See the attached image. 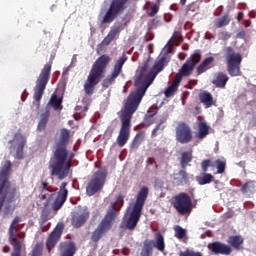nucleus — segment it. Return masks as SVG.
<instances>
[{"instance_id": "obj_49", "label": "nucleus", "mask_w": 256, "mask_h": 256, "mask_svg": "<svg viewBox=\"0 0 256 256\" xmlns=\"http://www.w3.org/2000/svg\"><path fill=\"white\" fill-rule=\"evenodd\" d=\"M21 251H22V250H14V249H13V251H12V253H11V256H21Z\"/></svg>"}, {"instance_id": "obj_52", "label": "nucleus", "mask_w": 256, "mask_h": 256, "mask_svg": "<svg viewBox=\"0 0 256 256\" xmlns=\"http://www.w3.org/2000/svg\"><path fill=\"white\" fill-rule=\"evenodd\" d=\"M147 163L153 165V163H155V158H148Z\"/></svg>"}, {"instance_id": "obj_53", "label": "nucleus", "mask_w": 256, "mask_h": 256, "mask_svg": "<svg viewBox=\"0 0 256 256\" xmlns=\"http://www.w3.org/2000/svg\"><path fill=\"white\" fill-rule=\"evenodd\" d=\"M172 39L173 41H177L179 39V35H177V32H174Z\"/></svg>"}, {"instance_id": "obj_22", "label": "nucleus", "mask_w": 256, "mask_h": 256, "mask_svg": "<svg viewBox=\"0 0 256 256\" xmlns=\"http://www.w3.org/2000/svg\"><path fill=\"white\" fill-rule=\"evenodd\" d=\"M39 199L41 201H45L47 200V203H49V201H51V199H53L54 195H55V191L53 190V187H51L49 185V182L45 181L42 182V185L39 187Z\"/></svg>"}, {"instance_id": "obj_18", "label": "nucleus", "mask_w": 256, "mask_h": 256, "mask_svg": "<svg viewBox=\"0 0 256 256\" xmlns=\"http://www.w3.org/2000/svg\"><path fill=\"white\" fill-rule=\"evenodd\" d=\"M89 217V210L87 208H80L72 215L71 225L74 226L75 229H79L80 227H83L85 223H87Z\"/></svg>"}, {"instance_id": "obj_19", "label": "nucleus", "mask_w": 256, "mask_h": 256, "mask_svg": "<svg viewBox=\"0 0 256 256\" xmlns=\"http://www.w3.org/2000/svg\"><path fill=\"white\" fill-rule=\"evenodd\" d=\"M69 195V191L67 190V182H63L60 186V190L58 192V195L52 204V209L54 211H59L63 205H65V202L67 201V196Z\"/></svg>"}, {"instance_id": "obj_16", "label": "nucleus", "mask_w": 256, "mask_h": 256, "mask_svg": "<svg viewBox=\"0 0 256 256\" xmlns=\"http://www.w3.org/2000/svg\"><path fill=\"white\" fill-rule=\"evenodd\" d=\"M11 167V162L6 160L0 171V212L5 204V195H3V189L9 185V172L11 171Z\"/></svg>"}, {"instance_id": "obj_50", "label": "nucleus", "mask_w": 256, "mask_h": 256, "mask_svg": "<svg viewBox=\"0 0 256 256\" xmlns=\"http://www.w3.org/2000/svg\"><path fill=\"white\" fill-rule=\"evenodd\" d=\"M243 17H244L243 12H239L238 15H237L238 21H243Z\"/></svg>"}, {"instance_id": "obj_39", "label": "nucleus", "mask_w": 256, "mask_h": 256, "mask_svg": "<svg viewBox=\"0 0 256 256\" xmlns=\"http://www.w3.org/2000/svg\"><path fill=\"white\" fill-rule=\"evenodd\" d=\"M255 185V180H249L240 188V191L241 193H248V191L255 189Z\"/></svg>"}, {"instance_id": "obj_15", "label": "nucleus", "mask_w": 256, "mask_h": 256, "mask_svg": "<svg viewBox=\"0 0 256 256\" xmlns=\"http://www.w3.org/2000/svg\"><path fill=\"white\" fill-rule=\"evenodd\" d=\"M176 141L181 145H187L193 141V130L191 126L185 122H179L176 126Z\"/></svg>"}, {"instance_id": "obj_41", "label": "nucleus", "mask_w": 256, "mask_h": 256, "mask_svg": "<svg viewBox=\"0 0 256 256\" xmlns=\"http://www.w3.org/2000/svg\"><path fill=\"white\" fill-rule=\"evenodd\" d=\"M43 253V244L38 243L35 245L31 252V256H41Z\"/></svg>"}, {"instance_id": "obj_21", "label": "nucleus", "mask_w": 256, "mask_h": 256, "mask_svg": "<svg viewBox=\"0 0 256 256\" xmlns=\"http://www.w3.org/2000/svg\"><path fill=\"white\" fill-rule=\"evenodd\" d=\"M59 251L60 256H75V253H77V244L71 240L61 242L59 244Z\"/></svg>"}, {"instance_id": "obj_4", "label": "nucleus", "mask_w": 256, "mask_h": 256, "mask_svg": "<svg viewBox=\"0 0 256 256\" xmlns=\"http://www.w3.org/2000/svg\"><path fill=\"white\" fill-rule=\"evenodd\" d=\"M123 203H125L123 195H118L116 201L111 203L106 215L92 233L91 239L94 243H98L101 238L107 235V232L110 231L111 227H113V221L117 219V215H119Z\"/></svg>"}, {"instance_id": "obj_20", "label": "nucleus", "mask_w": 256, "mask_h": 256, "mask_svg": "<svg viewBox=\"0 0 256 256\" xmlns=\"http://www.w3.org/2000/svg\"><path fill=\"white\" fill-rule=\"evenodd\" d=\"M2 195H4V201L7 199L8 203H15L16 199L21 198V193L17 186H9V184L3 189Z\"/></svg>"}, {"instance_id": "obj_34", "label": "nucleus", "mask_w": 256, "mask_h": 256, "mask_svg": "<svg viewBox=\"0 0 256 256\" xmlns=\"http://www.w3.org/2000/svg\"><path fill=\"white\" fill-rule=\"evenodd\" d=\"M62 103L63 98H58L57 94H53L49 101V105H51L55 111L63 109Z\"/></svg>"}, {"instance_id": "obj_31", "label": "nucleus", "mask_w": 256, "mask_h": 256, "mask_svg": "<svg viewBox=\"0 0 256 256\" xmlns=\"http://www.w3.org/2000/svg\"><path fill=\"white\" fill-rule=\"evenodd\" d=\"M213 179H215V177L207 172H203L196 177L198 185H209V183H212Z\"/></svg>"}, {"instance_id": "obj_14", "label": "nucleus", "mask_w": 256, "mask_h": 256, "mask_svg": "<svg viewBox=\"0 0 256 256\" xmlns=\"http://www.w3.org/2000/svg\"><path fill=\"white\" fill-rule=\"evenodd\" d=\"M127 59H129V57H127V54L124 53L120 58L115 61L110 75H108L102 81L103 89H109V87H111V85L115 83V79H117V77H119V75H121V73L123 72V65L127 63Z\"/></svg>"}, {"instance_id": "obj_33", "label": "nucleus", "mask_w": 256, "mask_h": 256, "mask_svg": "<svg viewBox=\"0 0 256 256\" xmlns=\"http://www.w3.org/2000/svg\"><path fill=\"white\" fill-rule=\"evenodd\" d=\"M47 123H49V111H46L40 115L37 130L40 132L45 131V129H47Z\"/></svg>"}, {"instance_id": "obj_42", "label": "nucleus", "mask_w": 256, "mask_h": 256, "mask_svg": "<svg viewBox=\"0 0 256 256\" xmlns=\"http://www.w3.org/2000/svg\"><path fill=\"white\" fill-rule=\"evenodd\" d=\"M209 167H213V162L210 159H206L201 162V168L204 173L209 171Z\"/></svg>"}, {"instance_id": "obj_11", "label": "nucleus", "mask_w": 256, "mask_h": 256, "mask_svg": "<svg viewBox=\"0 0 256 256\" xmlns=\"http://www.w3.org/2000/svg\"><path fill=\"white\" fill-rule=\"evenodd\" d=\"M172 205L179 215H189L193 211V201L191 196L185 192H181L174 196Z\"/></svg>"}, {"instance_id": "obj_54", "label": "nucleus", "mask_w": 256, "mask_h": 256, "mask_svg": "<svg viewBox=\"0 0 256 256\" xmlns=\"http://www.w3.org/2000/svg\"><path fill=\"white\" fill-rule=\"evenodd\" d=\"M170 9H172V11H177V10H178L177 4H172V5L170 6Z\"/></svg>"}, {"instance_id": "obj_9", "label": "nucleus", "mask_w": 256, "mask_h": 256, "mask_svg": "<svg viewBox=\"0 0 256 256\" xmlns=\"http://www.w3.org/2000/svg\"><path fill=\"white\" fill-rule=\"evenodd\" d=\"M106 179L107 168L102 167L93 174L92 179L88 182L86 186V195H88V197H93L95 193L101 191L103 189V185H105Z\"/></svg>"}, {"instance_id": "obj_45", "label": "nucleus", "mask_w": 256, "mask_h": 256, "mask_svg": "<svg viewBox=\"0 0 256 256\" xmlns=\"http://www.w3.org/2000/svg\"><path fill=\"white\" fill-rule=\"evenodd\" d=\"M164 121L160 122L156 127L152 130V137H157L158 131H163L165 129V126H163Z\"/></svg>"}, {"instance_id": "obj_47", "label": "nucleus", "mask_w": 256, "mask_h": 256, "mask_svg": "<svg viewBox=\"0 0 256 256\" xmlns=\"http://www.w3.org/2000/svg\"><path fill=\"white\" fill-rule=\"evenodd\" d=\"M187 11L195 13V11H199V5L196 2H192L187 6Z\"/></svg>"}, {"instance_id": "obj_27", "label": "nucleus", "mask_w": 256, "mask_h": 256, "mask_svg": "<svg viewBox=\"0 0 256 256\" xmlns=\"http://www.w3.org/2000/svg\"><path fill=\"white\" fill-rule=\"evenodd\" d=\"M215 61V57L210 56L205 58L201 64H199L196 68L197 75H203L206 71H209L211 69V65H213V62Z\"/></svg>"}, {"instance_id": "obj_25", "label": "nucleus", "mask_w": 256, "mask_h": 256, "mask_svg": "<svg viewBox=\"0 0 256 256\" xmlns=\"http://www.w3.org/2000/svg\"><path fill=\"white\" fill-rule=\"evenodd\" d=\"M121 33V25H114L111 30L109 31V33L107 34V36L102 40L101 45H104L105 47H107V45H111V42L113 41V39H115V37H117V35H119Z\"/></svg>"}, {"instance_id": "obj_23", "label": "nucleus", "mask_w": 256, "mask_h": 256, "mask_svg": "<svg viewBox=\"0 0 256 256\" xmlns=\"http://www.w3.org/2000/svg\"><path fill=\"white\" fill-rule=\"evenodd\" d=\"M208 249L215 253V255H231V246L221 242H213L209 244Z\"/></svg>"}, {"instance_id": "obj_48", "label": "nucleus", "mask_w": 256, "mask_h": 256, "mask_svg": "<svg viewBox=\"0 0 256 256\" xmlns=\"http://www.w3.org/2000/svg\"><path fill=\"white\" fill-rule=\"evenodd\" d=\"M13 211H15V206L8 205L5 208V213L13 215Z\"/></svg>"}, {"instance_id": "obj_46", "label": "nucleus", "mask_w": 256, "mask_h": 256, "mask_svg": "<svg viewBox=\"0 0 256 256\" xmlns=\"http://www.w3.org/2000/svg\"><path fill=\"white\" fill-rule=\"evenodd\" d=\"M159 13V6L157 4H153L150 7V12L148 13L149 17H155V14Z\"/></svg>"}, {"instance_id": "obj_43", "label": "nucleus", "mask_w": 256, "mask_h": 256, "mask_svg": "<svg viewBox=\"0 0 256 256\" xmlns=\"http://www.w3.org/2000/svg\"><path fill=\"white\" fill-rule=\"evenodd\" d=\"M49 215H51V210L49 208L44 207L41 214V219L43 223H46V221H49Z\"/></svg>"}, {"instance_id": "obj_56", "label": "nucleus", "mask_w": 256, "mask_h": 256, "mask_svg": "<svg viewBox=\"0 0 256 256\" xmlns=\"http://www.w3.org/2000/svg\"><path fill=\"white\" fill-rule=\"evenodd\" d=\"M45 194H46V195H51V192L45 191Z\"/></svg>"}, {"instance_id": "obj_17", "label": "nucleus", "mask_w": 256, "mask_h": 256, "mask_svg": "<svg viewBox=\"0 0 256 256\" xmlns=\"http://www.w3.org/2000/svg\"><path fill=\"white\" fill-rule=\"evenodd\" d=\"M64 229L65 225H63V223H58L53 231L48 235L46 240V249H48V251L55 249L59 241H61V235H63Z\"/></svg>"}, {"instance_id": "obj_1", "label": "nucleus", "mask_w": 256, "mask_h": 256, "mask_svg": "<svg viewBox=\"0 0 256 256\" xmlns=\"http://www.w3.org/2000/svg\"><path fill=\"white\" fill-rule=\"evenodd\" d=\"M166 65L167 58L162 56L154 64V71H156V73L149 71V63H145L140 69L134 80L136 89L127 97L124 111L120 117L121 128L116 139L118 146L125 147V145H127V141H129V137H131V119L133 118V113H135L139 108V105H141V101H143V97H145V93H147L149 86L155 81L157 73H161V70L165 69Z\"/></svg>"}, {"instance_id": "obj_38", "label": "nucleus", "mask_w": 256, "mask_h": 256, "mask_svg": "<svg viewBox=\"0 0 256 256\" xmlns=\"http://www.w3.org/2000/svg\"><path fill=\"white\" fill-rule=\"evenodd\" d=\"M214 163L217 168V173H219L220 175H222V173H225V169L227 167V160H225V158L217 159Z\"/></svg>"}, {"instance_id": "obj_12", "label": "nucleus", "mask_w": 256, "mask_h": 256, "mask_svg": "<svg viewBox=\"0 0 256 256\" xmlns=\"http://www.w3.org/2000/svg\"><path fill=\"white\" fill-rule=\"evenodd\" d=\"M129 0H112L106 14L102 18V25L113 23L120 13H123Z\"/></svg>"}, {"instance_id": "obj_5", "label": "nucleus", "mask_w": 256, "mask_h": 256, "mask_svg": "<svg viewBox=\"0 0 256 256\" xmlns=\"http://www.w3.org/2000/svg\"><path fill=\"white\" fill-rule=\"evenodd\" d=\"M201 57V50H195L194 53L190 55L176 74L173 83L165 90V97H173L175 95V92L179 89V84L183 81V77H189V75L193 73L197 64L201 62Z\"/></svg>"}, {"instance_id": "obj_13", "label": "nucleus", "mask_w": 256, "mask_h": 256, "mask_svg": "<svg viewBox=\"0 0 256 256\" xmlns=\"http://www.w3.org/2000/svg\"><path fill=\"white\" fill-rule=\"evenodd\" d=\"M10 154L15 159H23L25 157V146L27 145V138H25L20 132L14 134L13 139L9 141Z\"/></svg>"}, {"instance_id": "obj_44", "label": "nucleus", "mask_w": 256, "mask_h": 256, "mask_svg": "<svg viewBox=\"0 0 256 256\" xmlns=\"http://www.w3.org/2000/svg\"><path fill=\"white\" fill-rule=\"evenodd\" d=\"M179 256H203V254L201 252H195L193 250L187 249L184 252H180Z\"/></svg>"}, {"instance_id": "obj_55", "label": "nucleus", "mask_w": 256, "mask_h": 256, "mask_svg": "<svg viewBox=\"0 0 256 256\" xmlns=\"http://www.w3.org/2000/svg\"><path fill=\"white\" fill-rule=\"evenodd\" d=\"M185 3H187V0H180L181 5H185Z\"/></svg>"}, {"instance_id": "obj_40", "label": "nucleus", "mask_w": 256, "mask_h": 256, "mask_svg": "<svg viewBox=\"0 0 256 256\" xmlns=\"http://www.w3.org/2000/svg\"><path fill=\"white\" fill-rule=\"evenodd\" d=\"M174 231H175V237L177 239H184L185 235H187V231L183 229V227L181 226H175Z\"/></svg>"}, {"instance_id": "obj_6", "label": "nucleus", "mask_w": 256, "mask_h": 256, "mask_svg": "<svg viewBox=\"0 0 256 256\" xmlns=\"http://www.w3.org/2000/svg\"><path fill=\"white\" fill-rule=\"evenodd\" d=\"M148 196L149 188L146 186L142 187L138 192L132 212L130 213V216L126 222V229H129V231H133V229L137 227L139 219H141V213L143 211V207H145V202L147 201Z\"/></svg>"}, {"instance_id": "obj_2", "label": "nucleus", "mask_w": 256, "mask_h": 256, "mask_svg": "<svg viewBox=\"0 0 256 256\" xmlns=\"http://www.w3.org/2000/svg\"><path fill=\"white\" fill-rule=\"evenodd\" d=\"M69 138V130L65 128L61 129L60 137L55 141L53 156L49 161L50 175H52V177H58L60 180L69 177L71 162L73 161V157H75L74 153L69 155V151L67 150Z\"/></svg>"}, {"instance_id": "obj_37", "label": "nucleus", "mask_w": 256, "mask_h": 256, "mask_svg": "<svg viewBox=\"0 0 256 256\" xmlns=\"http://www.w3.org/2000/svg\"><path fill=\"white\" fill-rule=\"evenodd\" d=\"M145 141V133L144 132H138L136 136L133 139V142L131 144L132 149H139V145H141Z\"/></svg>"}, {"instance_id": "obj_10", "label": "nucleus", "mask_w": 256, "mask_h": 256, "mask_svg": "<svg viewBox=\"0 0 256 256\" xmlns=\"http://www.w3.org/2000/svg\"><path fill=\"white\" fill-rule=\"evenodd\" d=\"M21 218L16 216L8 230L9 233V241L10 245H12L14 250H22L23 249V240L25 239V232H18L19 231V222Z\"/></svg>"}, {"instance_id": "obj_57", "label": "nucleus", "mask_w": 256, "mask_h": 256, "mask_svg": "<svg viewBox=\"0 0 256 256\" xmlns=\"http://www.w3.org/2000/svg\"><path fill=\"white\" fill-rule=\"evenodd\" d=\"M229 37H231V35H229V34H226V39H229Z\"/></svg>"}, {"instance_id": "obj_3", "label": "nucleus", "mask_w": 256, "mask_h": 256, "mask_svg": "<svg viewBox=\"0 0 256 256\" xmlns=\"http://www.w3.org/2000/svg\"><path fill=\"white\" fill-rule=\"evenodd\" d=\"M111 63V57L107 54L101 55L92 65V68L84 83V92L86 95H93L95 93V87L103 81L105 74L107 73V67Z\"/></svg>"}, {"instance_id": "obj_51", "label": "nucleus", "mask_w": 256, "mask_h": 256, "mask_svg": "<svg viewBox=\"0 0 256 256\" xmlns=\"http://www.w3.org/2000/svg\"><path fill=\"white\" fill-rule=\"evenodd\" d=\"M9 251H11V248L9 246L3 247V253H9Z\"/></svg>"}, {"instance_id": "obj_36", "label": "nucleus", "mask_w": 256, "mask_h": 256, "mask_svg": "<svg viewBox=\"0 0 256 256\" xmlns=\"http://www.w3.org/2000/svg\"><path fill=\"white\" fill-rule=\"evenodd\" d=\"M151 242L158 251H165V238L163 237V234L157 233L155 243H153V241Z\"/></svg>"}, {"instance_id": "obj_7", "label": "nucleus", "mask_w": 256, "mask_h": 256, "mask_svg": "<svg viewBox=\"0 0 256 256\" xmlns=\"http://www.w3.org/2000/svg\"><path fill=\"white\" fill-rule=\"evenodd\" d=\"M222 51L230 77H240L242 73L241 63L243 62V56H241V53L235 52V48L231 46L224 47Z\"/></svg>"}, {"instance_id": "obj_24", "label": "nucleus", "mask_w": 256, "mask_h": 256, "mask_svg": "<svg viewBox=\"0 0 256 256\" xmlns=\"http://www.w3.org/2000/svg\"><path fill=\"white\" fill-rule=\"evenodd\" d=\"M173 183L177 187L187 185L189 183V174L185 170H179L177 173L173 174Z\"/></svg>"}, {"instance_id": "obj_35", "label": "nucleus", "mask_w": 256, "mask_h": 256, "mask_svg": "<svg viewBox=\"0 0 256 256\" xmlns=\"http://www.w3.org/2000/svg\"><path fill=\"white\" fill-rule=\"evenodd\" d=\"M230 22H231V19H229V14H226L220 18H217L214 22V26L217 29H221L223 27H227V25H229Z\"/></svg>"}, {"instance_id": "obj_28", "label": "nucleus", "mask_w": 256, "mask_h": 256, "mask_svg": "<svg viewBox=\"0 0 256 256\" xmlns=\"http://www.w3.org/2000/svg\"><path fill=\"white\" fill-rule=\"evenodd\" d=\"M180 166L181 169H187V167H190L192 161H193V151H187V152H182L180 155Z\"/></svg>"}, {"instance_id": "obj_26", "label": "nucleus", "mask_w": 256, "mask_h": 256, "mask_svg": "<svg viewBox=\"0 0 256 256\" xmlns=\"http://www.w3.org/2000/svg\"><path fill=\"white\" fill-rule=\"evenodd\" d=\"M228 81H229V76H227V74L223 72H218L214 74L212 83L215 85V87H218L219 89H225Z\"/></svg>"}, {"instance_id": "obj_30", "label": "nucleus", "mask_w": 256, "mask_h": 256, "mask_svg": "<svg viewBox=\"0 0 256 256\" xmlns=\"http://www.w3.org/2000/svg\"><path fill=\"white\" fill-rule=\"evenodd\" d=\"M244 239L243 236L241 235H234V236H230L228 237L227 243L230 244L231 247H233L234 249H241L243 243H244Z\"/></svg>"}, {"instance_id": "obj_8", "label": "nucleus", "mask_w": 256, "mask_h": 256, "mask_svg": "<svg viewBox=\"0 0 256 256\" xmlns=\"http://www.w3.org/2000/svg\"><path fill=\"white\" fill-rule=\"evenodd\" d=\"M53 67V61L46 63L41 70L37 80L36 86L34 87V101L39 103L41 99H43V93H45V89H47V83H49V79H51V69Z\"/></svg>"}, {"instance_id": "obj_29", "label": "nucleus", "mask_w": 256, "mask_h": 256, "mask_svg": "<svg viewBox=\"0 0 256 256\" xmlns=\"http://www.w3.org/2000/svg\"><path fill=\"white\" fill-rule=\"evenodd\" d=\"M199 100L200 103H203L207 109L215 105V102L213 101V95H211L209 92H201L199 94Z\"/></svg>"}, {"instance_id": "obj_32", "label": "nucleus", "mask_w": 256, "mask_h": 256, "mask_svg": "<svg viewBox=\"0 0 256 256\" xmlns=\"http://www.w3.org/2000/svg\"><path fill=\"white\" fill-rule=\"evenodd\" d=\"M209 125L205 122H199L198 123V132L196 133L197 139H205L207 135L209 134Z\"/></svg>"}]
</instances>
